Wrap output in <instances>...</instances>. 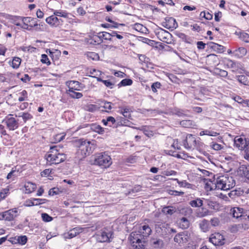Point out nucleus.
<instances>
[{
    "label": "nucleus",
    "instance_id": "obj_46",
    "mask_svg": "<svg viewBox=\"0 0 249 249\" xmlns=\"http://www.w3.org/2000/svg\"><path fill=\"white\" fill-rule=\"evenodd\" d=\"M117 121L118 122V124L124 125H128V123H130V121L124 117H120L117 118Z\"/></svg>",
    "mask_w": 249,
    "mask_h": 249
},
{
    "label": "nucleus",
    "instance_id": "obj_45",
    "mask_svg": "<svg viewBox=\"0 0 249 249\" xmlns=\"http://www.w3.org/2000/svg\"><path fill=\"white\" fill-rule=\"evenodd\" d=\"M63 192L62 190H61L57 187H54L51 189L49 191V195L54 196L55 195H58Z\"/></svg>",
    "mask_w": 249,
    "mask_h": 249
},
{
    "label": "nucleus",
    "instance_id": "obj_37",
    "mask_svg": "<svg viewBox=\"0 0 249 249\" xmlns=\"http://www.w3.org/2000/svg\"><path fill=\"white\" fill-rule=\"evenodd\" d=\"M18 117H22L24 123L33 118V115L28 112H21L19 114Z\"/></svg>",
    "mask_w": 249,
    "mask_h": 249
},
{
    "label": "nucleus",
    "instance_id": "obj_29",
    "mask_svg": "<svg viewBox=\"0 0 249 249\" xmlns=\"http://www.w3.org/2000/svg\"><path fill=\"white\" fill-rule=\"evenodd\" d=\"M178 224L182 229H186L189 228L190 225L189 221L186 217H182L178 221Z\"/></svg>",
    "mask_w": 249,
    "mask_h": 249
},
{
    "label": "nucleus",
    "instance_id": "obj_40",
    "mask_svg": "<svg viewBox=\"0 0 249 249\" xmlns=\"http://www.w3.org/2000/svg\"><path fill=\"white\" fill-rule=\"evenodd\" d=\"M209 211L204 208H201V210L196 213V216L197 217L202 218L209 214Z\"/></svg>",
    "mask_w": 249,
    "mask_h": 249
},
{
    "label": "nucleus",
    "instance_id": "obj_30",
    "mask_svg": "<svg viewBox=\"0 0 249 249\" xmlns=\"http://www.w3.org/2000/svg\"><path fill=\"white\" fill-rule=\"evenodd\" d=\"M236 78L241 84L245 86H249V79L246 76L244 75H237Z\"/></svg>",
    "mask_w": 249,
    "mask_h": 249
},
{
    "label": "nucleus",
    "instance_id": "obj_3",
    "mask_svg": "<svg viewBox=\"0 0 249 249\" xmlns=\"http://www.w3.org/2000/svg\"><path fill=\"white\" fill-rule=\"evenodd\" d=\"M218 189L224 191L230 190L235 185V181L232 177L222 176L217 178Z\"/></svg>",
    "mask_w": 249,
    "mask_h": 249
},
{
    "label": "nucleus",
    "instance_id": "obj_32",
    "mask_svg": "<svg viewBox=\"0 0 249 249\" xmlns=\"http://www.w3.org/2000/svg\"><path fill=\"white\" fill-rule=\"evenodd\" d=\"M79 89H69L67 90V93L73 98L79 99L83 96L82 93L75 91V90H78Z\"/></svg>",
    "mask_w": 249,
    "mask_h": 249
},
{
    "label": "nucleus",
    "instance_id": "obj_48",
    "mask_svg": "<svg viewBox=\"0 0 249 249\" xmlns=\"http://www.w3.org/2000/svg\"><path fill=\"white\" fill-rule=\"evenodd\" d=\"M161 85L159 82H156L153 83L151 85V89L153 92L156 93L157 92V89L161 88Z\"/></svg>",
    "mask_w": 249,
    "mask_h": 249
},
{
    "label": "nucleus",
    "instance_id": "obj_24",
    "mask_svg": "<svg viewBox=\"0 0 249 249\" xmlns=\"http://www.w3.org/2000/svg\"><path fill=\"white\" fill-rule=\"evenodd\" d=\"M119 112L122 114L124 117L130 119L131 117V112L132 110L127 107H120Z\"/></svg>",
    "mask_w": 249,
    "mask_h": 249
},
{
    "label": "nucleus",
    "instance_id": "obj_42",
    "mask_svg": "<svg viewBox=\"0 0 249 249\" xmlns=\"http://www.w3.org/2000/svg\"><path fill=\"white\" fill-rule=\"evenodd\" d=\"M162 212L166 214L172 215L176 212V210L173 207H165L162 209Z\"/></svg>",
    "mask_w": 249,
    "mask_h": 249
},
{
    "label": "nucleus",
    "instance_id": "obj_43",
    "mask_svg": "<svg viewBox=\"0 0 249 249\" xmlns=\"http://www.w3.org/2000/svg\"><path fill=\"white\" fill-rule=\"evenodd\" d=\"M242 209L240 208H234L232 210V213L234 217L238 218L242 216Z\"/></svg>",
    "mask_w": 249,
    "mask_h": 249
},
{
    "label": "nucleus",
    "instance_id": "obj_53",
    "mask_svg": "<svg viewBox=\"0 0 249 249\" xmlns=\"http://www.w3.org/2000/svg\"><path fill=\"white\" fill-rule=\"evenodd\" d=\"M200 16L204 18L207 20H211L213 18V15L208 12L207 13L205 11L201 12L200 13Z\"/></svg>",
    "mask_w": 249,
    "mask_h": 249
},
{
    "label": "nucleus",
    "instance_id": "obj_4",
    "mask_svg": "<svg viewBox=\"0 0 249 249\" xmlns=\"http://www.w3.org/2000/svg\"><path fill=\"white\" fill-rule=\"evenodd\" d=\"M111 164V158L105 152L98 153L95 156L94 164L98 165L101 169H107Z\"/></svg>",
    "mask_w": 249,
    "mask_h": 249
},
{
    "label": "nucleus",
    "instance_id": "obj_55",
    "mask_svg": "<svg viewBox=\"0 0 249 249\" xmlns=\"http://www.w3.org/2000/svg\"><path fill=\"white\" fill-rule=\"evenodd\" d=\"M9 189L7 188L2 189L0 192V200L6 197L7 195L9 193Z\"/></svg>",
    "mask_w": 249,
    "mask_h": 249
},
{
    "label": "nucleus",
    "instance_id": "obj_23",
    "mask_svg": "<svg viewBox=\"0 0 249 249\" xmlns=\"http://www.w3.org/2000/svg\"><path fill=\"white\" fill-rule=\"evenodd\" d=\"M24 188L25 193L26 194H30L35 190L36 185L31 182H26L24 184Z\"/></svg>",
    "mask_w": 249,
    "mask_h": 249
},
{
    "label": "nucleus",
    "instance_id": "obj_21",
    "mask_svg": "<svg viewBox=\"0 0 249 249\" xmlns=\"http://www.w3.org/2000/svg\"><path fill=\"white\" fill-rule=\"evenodd\" d=\"M205 203L209 208L214 210L218 211L221 207L220 204L218 202L213 201L212 199H206Z\"/></svg>",
    "mask_w": 249,
    "mask_h": 249
},
{
    "label": "nucleus",
    "instance_id": "obj_12",
    "mask_svg": "<svg viewBox=\"0 0 249 249\" xmlns=\"http://www.w3.org/2000/svg\"><path fill=\"white\" fill-rule=\"evenodd\" d=\"M16 18L17 19L21 20L25 26H27V25H28L29 26L31 27V28L38 26L37 21L35 18L31 17H23L20 16L16 17Z\"/></svg>",
    "mask_w": 249,
    "mask_h": 249
},
{
    "label": "nucleus",
    "instance_id": "obj_52",
    "mask_svg": "<svg viewBox=\"0 0 249 249\" xmlns=\"http://www.w3.org/2000/svg\"><path fill=\"white\" fill-rule=\"evenodd\" d=\"M102 104L103 105H101V107H103L105 109H107L108 110H110L112 108L111 105L112 103L111 102H107L104 100L101 101Z\"/></svg>",
    "mask_w": 249,
    "mask_h": 249
},
{
    "label": "nucleus",
    "instance_id": "obj_56",
    "mask_svg": "<svg viewBox=\"0 0 249 249\" xmlns=\"http://www.w3.org/2000/svg\"><path fill=\"white\" fill-rule=\"evenodd\" d=\"M41 217L45 222H50L53 220V217L46 213H42Z\"/></svg>",
    "mask_w": 249,
    "mask_h": 249
},
{
    "label": "nucleus",
    "instance_id": "obj_41",
    "mask_svg": "<svg viewBox=\"0 0 249 249\" xmlns=\"http://www.w3.org/2000/svg\"><path fill=\"white\" fill-rule=\"evenodd\" d=\"M133 81L131 79L128 78H125L123 79L118 84V86L119 88L124 86L131 85Z\"/></svg>",
    "mask_w": 249,
    "mask_h": 249
},
{
    "label": "nucleus",
    "instance_id": "obj_47",
    "mask_svg": "<svg viewBox=\"0 0 249 249\" xmlns=\"http://www.w3.org/2000/svg\"><path fill=\"white\" fill-rule=\"evenodd\" d=\"M209 221L206 219H203L200 223L199 227L204 231L208 229Z\"/></svg>",
    "mask_w": 249,
    "mask_h": 249
},
{
    "label": "nucleus",
    "instance_id": "obj_14",
    "mask_svg": "<svg viewBox=\"0 0 249 249\" xmlns=\"http://www.w3.org/2000/svg\"><path fill=\"white\" fill-rule=\"evenodd\" d=\"M112 235V231L105 229L98 235V240L101 242H109Z\"/></svg>",
    "mask_w": 249,
    "mask_h": 249
},
{
    "label": "nucleus",
    "instance_id": "obj_50",
    "mask_svg": "<svg viewBox=\"0 0 249 249\" xmlns=\"http://www.w3.org/2000/svg\"><path fill=\"white\" fill-rule=\"evenodd\" d=\"M218 134L217 133L213 132V131H210L208 130H205L203 131H201L199 135L200 136H203L204 135H209V136H216Z\"/></svg>",
    "mask_w": 249,
    "mask_h": 249
},
{
    "label": "nucleus",
    "instance_id": "obj_36",
    "mask_svg": "<svg viewBox=\"0 0 249 249\" xmlns=\"http://www.w3.org/2000/svg\"><path fill=\"white\" fill-rule=\"evenodd\" d=\"M213 73L215 75H219L221 77H226L228 75V72L225 70L215 68Z\"/></svg>",
    "mask_w": 249,
    "mask_h": 249
},
{
    "label": "nucleus",
    "instance_id": "obj_57",
    "mask_svg": "<svg viewBox=\"0 0 249 249\" xmlns=\"http://www.w3.org/2000/svg\"><path fill=\"white\" fill-rule=\"evenodd\" d=\"M137 159V156L131 155L126 159L125 162L127 163H134L136 162Z\"/></svg>",
    "mask_w": 249,
    "mask_h": 249
},
{
    "label": "nucleus",
    "instance_id": "obj_2",
    "mask_svg": "<svg viewBox=\"0 0 249 249\" xmlns=\"http://www.w3.org/2000/svg\"><path fill=\"white\" fill-rule=\"evenodd\" d=\"M76 146L78 148L76 152L79 159L82 160L92 152L94 149V145L89 141L80 139L77 142Z\"/></svg>",
    "mask_w": 249,
    "mask_h": 249
},
{
    "label": "nucleus",
    "instance_id": "obj_1",
    "mask_svg": "<svg viewBox=\"0 0 249 249\" xmlns=\"http://www.w3.org/2000/svg\"><path fill=\"white\" fill-rule=\"evenodd\" d=\"M47 162L51 164H57L64 161L66 159V155L60 152V148L55 145L51 146L50 151L45 155Z\"/></svg>",
    "mask_w": 249,
    "mask_h": 249
},
{
    "label": "nucleus",
    "instance_id": "obj_7",
    "mask_svg": "<svg viewBox=\"0 0 249 249\" xmlns=\"http://www.w3.org/2000/svg\"><path fill=\"white\" fill-rule=\"evenodd\" d=\"M183 145L188 150L199 148L197 145V141L195 136L192 134H188L186 136V139L183 141Z\"/></svg>",
    "mask_w": 249,
    "mask_h": 249
},
{
    "label": "nucleus",
    "instance_id": "obj_18",
    "mask_svg": "<svg viewBox=\"0 0 249 249\" xmlns=\"http://www.w3.org/2000/svg\"><path fill=\"white\" fill-rule=\"evenodd\" d=\"M208 48L213 49L214 51L218 53H222L225 51L224 46L219 45L213 42H210L207 44Z\"/></svg>",
    "mask_w": 249,
    "mask_h": 249
},
{
    "label": "nucleus",
    "instance_id": "obj_58",
    "mask_svg": "<svg viewBox=\"0 0 249 249\" xmlns=\"http://www.w3.org/2000/svg\"><path fill=\"white\" fill-rule=\"evenodd\" d=\"M34 201H35L36 205H40L41 204L45 203L48 200L46 199H42V198H34Z\"/></svg>",
    "mask_w": 249,
    "mask_h": 249
},
{
    "label": "nucleus",
    "instance_id": "obj_49",
    "mask_svg": "<svg viewBox=\"0 0 249 249\" xmlns=\"http://www.w3.org/2000/svg\"><path fill=\"white\" fill-rule=\"evenodd\" d=\"M53 14L56 16L62 17L64 18H67L68 16V13L62 10H55L54 11Z\"/></svg>",
    "mask_w": 249,
    "mask_h": 249
},
{
    "label": "nucleus",
    "instance_id": "obj_20",
    "mask_svg": "<svg viewBox=\"0 0 249 249\" xmlns=\"http://www.w3.org/2000/svg\"><path fill=\"white\" fill-rule=\"evenodd\" d=\"M214 180L215 179H214L213 181L209 179V180L208 181L207 179H205V182L206 181L205 185V189L210 191H212L216 189H218L217 179L216 180V181H214Z\"/></svg>",
    "mask_w": 249,
    "mask_h": 249
},
{
    "label": "nucleus",
    "instance_id": "obj_51",
    "mask_svg": "<svg viewBox=\"0 0 249 249\" xmlns=\"http://www.w3.org/2000/svg\"><path fill=\"white\" fill-rule=\"evenodd\" d=\"M239 38L242 41L246 43H249V35L246 33H241L239 35Z\"/></svg>",
    "mask_w": 249,
    "mask_h": 249
},
{
    "label": "nucleus",
    "instance_id": "obj_15",
    "mask_svg": "<svg viewBox=\"0 0 249 249\" xmlns=\"http://www.w3.org/2000/svg\"><path fill=\"white\" fill-rule=\"evenodd\" d=\"M168 225L165 223L157 222L155 224V229L157 232L160 234H166L169 230Z\"/></svg>",
    "mask_w": 249,
    "mask_h": 249
},
{
    "label": "nucleus",
    "instance_id": "obj_13",
    "mask_svg": "<svg viewBox=\"0 0 249 249\" xmlns=\"http://www.w3.org/2000/svg\"><path fill=\"white\" fill-rule=\"evenodd\" d=\"M165 21L162 23V25L167 29H176L178 27L176 19L172 17H166Z\"/></svg>",
    "mask_w": 249,
    "mask_h": 249
},
{
    "label": "nucleus",
    "instance_id": "obj_44",
    "mask_svg": "<svg viewBox=\"0 0 249 249\" xmlns=\"http://www.w3.org/2000/svg\"><path fill=\"white\" fill-rule=\"evenodd\" d=\"M142 190V187L140 185H136L133 188L129 189V191L127 193H126L125 194L126 195H129L130 194H135L137 192H139Z\"/></svg>",
    "mask_w": 249,
    "mask_h": 249
},
{
    "label": "nucleus",
    "instance_id": "obj_34",
    "mask_svg": "<svg viewBox=\"0 0 249 249\" xmlns=\"http://www.w3.org/2000/svg\"><path fill=\"white\" fill-rule=\"evenodd\" d=\"M83 229L81 228H75L71 230L69 232V236L70 238H72L76 236L79 233L82 232Z\"/></svg>",
    "mask_w": 249,
    "mask_h": 249
},
{
    "label": "nucleus",
    "instance_id": "obj_9",
    "mask_svg": "<svg viewBox=\"0 0 249 249\" xmlns=\"http://www.w3.org/2000/svg\"><path fill=\"white\" fill-rule=\"evenodd\" d=\"M12 115H9L3 120L2 123L6 124L10 130H14L18 128L19 124L16 118L12 117Z\"/></svg>",
    "mask_w": 249,
    "mask_h": 249
},
{
    "label": "nucleus",
    "instance_id": "obj_16",
    "mask_svg": "<svg viewBox=\"0 0 249 249\" xmlns=\"http://www.w3.org/2000/svg\"><path fill=\"white\" fill-rule=\"evenodd\" d=\"M18 211L17 209H11L2 213V217L7 221L13 220L17 216Z\"/></svg>",
    "mask_w": 249,
    "mask_h": 249
},
{
    "label": "nucleus",
    "instance_id": "obj_61",
    "mask_svg": "<svg viewBox=\"0 0 249 249\" xmlns=\"http://www.w3.org/2000/svg\"><path fill=\"white\" fill-rule=\"evenodd\" d=\"M197 48L199 50H203L205 48V46L207 44L204 43L202 41H197L196 43Z\"/></svg>",
    "mask_w": 249,
    "mask_h": 249
},
{
    "label": "nucleus",
    "instance_id": "obj_54",
    "mask_svg": "<svg viewBox=\"0 0 249 249\" xmlns=\"http://www.w3.org/2000/svg\"><path fill=\"white\" fill-rule=\"evenodd\" d=\"M41 62L43 64H46L48 66L51 65V62L49 60L47 55L43 54L41 55Z\"/></svg>",
    "mask_w": 249,
    "mask_h": 249
},
{
    "label": "nucleus",
    "instance_id": "obj_35",
    "mask_svg": "<svg viewBox=\"0 0 249 249\" xmlns=\"http://www.w3.org/2000/svg\"><path fill=\"white\" fill-rule=\"evenodd\" d=\"M189 204L193 207H200L203 204V200L200 198H197L195 200L190 201Z\"/></svg>",
    "mask_w": 249,
    "mask_h": 249
},
{
    "label": "nucleus",
    "instance_id": "obj_17",
    "mask_svg": "<svg viewBox=\"0 0 249 249\" xmlns=\"http://www.w3.org/2000/svg\"><path fill=\"white\" fill-rule=\"evenodd\" d=\"M46 22L51 26L56 27L59 25L60 22H62L61 19L58 18L56 16L52 15L46 18Z\"/></svg>",
    "mask_w": 249,
    "mask_h": 249
},
{
    "label": "nucleus",
    "instance_id": "obj_10",
    "mask_svg": "<svg viewBox=\"0 0 249 249\" xmlns=\"http://www.w3.org/2000/svg\"><path fill=\"white\" fill-rule=\"evenodd\" d=\"M209 241L215 246H222L225 243L224 236L219 233L212 234Z\"/></svg>",
    "mask_w": 249,
    "mask_h": 249
},
{
    "label": "nucleus",
    "instance_id": "obj_60",
    "mask_svg": "<svg viewBox=\"0 0 249 249\" xmlns=\"http://www.w3.org/2000/svg\"><path fill=\"white\" fill-rule=\"evenodd\" d=\"M211 223L213 226L216 227L219 224V220L218 218L214 217L211 220Z\"/></svg>",
    "mask_w": 249,
    "mask_h": 249
},
{
    "label": "nucleus",
    "instance_id": "obj_8",
    "mask_svg": "<svg viewBox=\"0 0 249 249\" xmlns=\"http://www.w3.org/2000/svg\"><path fill=\"white\" fill-rule=\"evenodd\" d=\"M136 232H132L130 234V241L132 247L135 249H144V246L142 239L138 236Z\"/></svg>",
    "mask_w": 249,
    "mask_h": 249
},
{
    "label": "nucleus",
    "instance_id": "obj_31",
    "mask_svg": "<svg viewBox=\"0 0 249 249\" xmlns=\"http://www.w3.org/2000/svg\"><path fill=\"white\" fill-rule=\"evenodd\" d=\"M175 35L182 39V41H184L187 43L190 44L191 43V39L190 37H188L185 34L182 33H180L179 32H176L175 33Z\"/></svg>",
    "mask_w": 249,
    "mask_h": 249
},
{
    "label": "nucleus",
    "instance_id": "obj_39",
    "mask_svg": "<svg viewBox=\"0 0 249 249\" xmlns=\"http://www.w3.org/2000/svg\"><path fill=\"white\" fill-rule=\"evenodd\" d=\"M100 108V107H98L96 105L93 104H89L88 105L85 106V109L86 111L90 112H94L97 110H98Z\"/></svg>",
    "mask_w": 249,
    "mask_h": 249
},
{
    "label": "nucleus",
    "instance_id": "obj_22",
    "mask_svg": "<svg viewBox=\"0 0 249 249\" xmlns=\"http://www.w3.org/2000/svg\"><path fill=\"white\" fill-rule=\"evenodd\" d=\"M10 241L12 244L19 243L21 245H24L27 241V238L25 235L15 237L11 238Z\"/></svg>",
    "mask_w": 249,
    "mask_h": 249
},
{
    "label": "nucleus",
    "instance_id": "obj_6",
    "mask_svg": "<svg viewBox=\"0 0 249 249\" xmlns=\"http://www.w3.org/2000/svg\"><path fill=\"white\" fill-rule=\"evenodd\" d=\"M234 146L239 150H244L249 147V139L236 136L234 139Z\"/></svg>",
    "mask_w": 249,
    "mask_h": 249
},
{
    "label": "nucleus",
    "instance_id": "obj_19",
    "mask_svg": "<svg viewBox=\"0 0 249 249\" xmlns=\"http://www.w3.org/2000/svg\"><path fill=\"white\" fill-rule=\"evenodd\" d=\"M152 230L148 225H144L140 228L139 232L140 236L142 237H148L151 233Z\"/></svg>",
    "mask_w": 249,
    "mask_h": 249
},
{
    "label": "nucleus",
    "instance_id": "obj_5",
    "mask_svg": "<svg viewBox=\"0 0 249 249\" xmlns=\"http://www.w3.org/2000/svg\"><path fill=\"white\" fill-rule=\"evenodd\" d=\"M83 128L87 129L86 130L81 132V133H82L83 134L88 133L90 129L99 134H103L105 131L104 128L102 127L100 125L96 124H92L90 125H89V124H87L79 125L76 130V131H77Z\"/></svg>",
    "mask_w": 249,
    "mask_h": 249
},
{
    "label": "nucleus",
    "instance_id": "obj_59",
    "mask_svg": "<svg viewBox=\"0 0 249 249\" xmlns=\"http://www.w3.org/2000/svg\"><path fill=\"white\" fill-rule=\"evenodd\" d=\"M107 122L108 123V125L110 126H111L113 124H114L116 122L115 119L112 117V116H109L107 117Z\"/></svg>",
    "mask_w": 249,
    "mask_h": 249
},
{
    "label": "nucleus",
    "instance_id": "obj_26",
    "mask_svg": "<svg viewBox=\"0 0 249 249\" xmlns=\"http://www.w3.org/2000/svg\"><path fill=\"white\" fill-rule=\"evenodd\" d=\"M180 124L185 128H194L196 126L195 122L191 120H183L180 122Z\"/></svg>",
    "mask_w": 249,
    "mask_h": 249
},
{
    "label": "nucleus",
    "instance_id": "obj_28",
    "mask_svg": "<svg viewBox=\"0 0 249 249\" xmlns=\"http://www.w3.org/2000/svg\"><path fill=\"white\" fill-rule=\"evenodd\" d=\"M95 37H97L99 39V41L102 42V39L111 41L112 38H110V35L109 33L106 32H101L98 33V35L95 36Z\"/></svg>",
    "mask_w": 249,
    "mask_h": 249
},
{
    "label": "nucleus",
    "instance_id": "obj_63",
    "mask_svg": "<svg viewBox=\"0 0 249 249\" xmlns=\"http://www.w3.org/2000/svg\"><path fill=\"white\" fill-rule=\"evenodd\" d=\"M238 171H249V165H242L239 168V170Z\"/></svg>",
    "mask_w": 249,
    "mask_h": 249
},
{
    "label": "nucleus",
    "instance_id": "obj_27",
    "mask_svg": "<svg viewBox=\"0 0 249 249\" xmlns=\"http://www.w3.org/2000/svg\"><path fill=\"white\" fill-rule=\"evenodd\" d=\"M46 53L49 54L53 61L57 60L61 55L60 51L57 50H55L54 52L52 51L51 50H47Z\"/></svg>",
    "mask_w": 249,
    "mask_h": 249
},
{
    "label": "nucleus",
    "instance_id": "obj_11",
    "mask_svg": "<svg viewBox=\"0 0 249 249\" xmlns=\"http://www.w3.org/2000/svg\"><path fill=\"white\" fill-rule=\"evenodd\" d=\"M190 239V235L187 231L180 232L177 234L174 240L175 242L178 244H184L188 242Z\"/></svg>",
    "mask_w": 249,
    "mask_h": 249
},
{
    "label": "nucleus",
    "instance_id": "obj_38",
    "mask_svg": "<svg viewBox=\"0 0 249 249\" xmlns=\"http://www.w3.org/2000/svg\"><path fill=\"white\" fill-rule=\"evenodd\" d=\"M21 60L19 57H15L12 61L10 65L14 69H18L20 65Z\"/></svg>",
    "mask_w": 249,
    "mask_h": 249
},
{
    "label": "nucleus",
    "instance_id": "obj_64",
    "mask_svg": "<svg viewBox=\"0 0 249 249\" xmlns=\"http://www.w3.org/2000/svg\"><path fill=\"white\" fill-rule=\"evenodd\" d=\"M242 178H244V181L249 182V172H242L241 175Z\"/></svg>",
    "mask_w": 249,
    "mask_h": 249
},
{
    "label": "nucleus",
    "instance_id": "obj_25",
    "mask_svg": "<svg viewBox=\"0 0 249 249\" xmlns=\"http://www.w3.org/2000/svg\"><path fill=\"white\" fill-rule=\"evenodd\" d=\"M152 246L156 249H160L163 246V242L161 239L152 238L150 241Z\"/></svg>",
    "mask_w": 249,
    "mask_h": 249
},
{
    "label": "nucleus",
    "instance_id": "obj_62",
    "mask_svg": "<svg viewBox=\"0 0 249 249\" xmlns=\"http://www.w3.org/2000/svg\"><path fill=\"white\" fill-rule=\"evenodd\" d=\"M139 58L140 60L144 63H147L148 62L149 58L147 57L145 55L140 54Z\"/></svg>",
    "mask_w": 249,
    "mask_h": 249
},
{
    "label": "nucleus",
    "instance_id": "obj_33",
    "mask_svg": "<svg viewBox=\"0 0 249 249\" xmlns=\"http://www.w3.org/2000/svg\"><path fill=\"white\" fill-rule=\"evenodd\" d=\"M69 89H79L80 83L76 81H70L67 82Z\"/></svg>",
    "mask_w": 249,
    "mask_h": 249
}]
</instances>
